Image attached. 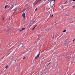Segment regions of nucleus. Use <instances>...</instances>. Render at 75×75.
Wrapping results in <instances>:
<instances>
[{
  "label": "nucleus",
  "instance_id": "a878e982",
  "mask_svg": "<svg viewBox=\"0 0 75 75\" xmlns=\"http://www.w3.org/2000/svg\"><path fill=\"white\" fill-rule=\"evenodd\" d=\"M4 18H3L2 19V20H4Z\"/></svg>",
  "mask_w": 75,
  "mask_h": 75
},
{
  "label": "nucleus",
  "instance_id": "2f4dec72",
  "mask_svg": "<svg viewBox=\"0 0 75 75\" xmlns=\"http://www.w3.org/2000/svg\"><path fill=\"white\" fill-rule=\"evenodd\" d=\"M5 30V31H7V30Z\"/></svg>",
  "mask_w": 75,
  "mask_h": 75
},
{
  "label": "nucleus",
  "instance_id": "4be33fe9",
  "mask_svg": "<svg viewBox=\"0 0 75 75\" xmlns=\"http://www.w3.org/2000/svg\"><path fill=\"white\" fill-rule=\"evenodd\" d=\"M51 17H52H52H53V15H52L51 16Z\"/></svg>",
  "mask_w": 75,
  "mask_h": 75
},
{
  "label": "nucleus",
  "instance_id": "4468645a",
  "mask_svg": "<svg viewBox=\"0 0 75 75\" xmlns=\"http://www.w3.org/2000/svg\"><path fill=\"white\" fill-rule=\"evenodd\" d=\"M66 30H64L63 31V33H65V32H66Z\"/></svg>",
  "mask_w": 75,
  "mask_h": 75
},
{
  "label": "nucleus",
  "instance_id": "9d476101",
  "mask_svg": "<svg viewBox=\"0 0 75 75\" xmlns=\"http://www.w3.org/2000/svg\"><path fill=\"white\" fill-rule=\"evenodd\" d=\"M9 67L8 66V65L6 66V67H5V68H6V69H7V68H8Z\"/></svg>",
  "mask_w": 75,
  "mask_h": 75
},
{
  "label": "nucleus",
  "instance_id": "c85d7f7f",
  "mask_svg": "<svg viewBox=\"0 0 75 75\" xmlns=\"http://www.w3.org/2000/svg\"><path fill=\"white\" fill-rule=\"evenodd\" d=\"M73 1H75V0H73Z\"/></svg>",
  "mask_w": 75,
  "mask_h": 75
},
{
  "label": "nucleus",
  "instance_id": "412c9836",
  "mask_svg": "<svg viewBox=\"0 0 75 75\" xmlns=\"http://www.w3.org/2000/svg\"><path fill=\"white\" fill-rule=\"evenodd\" d=\"M75 39H74V40H73V42H74V41H75Z\"/></svg>",
  "mask_w": 75,
  "mask_h": 75
},
{
  "label": "nucleus",
  "instance_id": "f3484780",
  "mask_svg": "<svg viewBox=\"0 0 75 75\" xmlns=\"http://www.w3.org/2000/svg\"><path fill=\"white\" fill-rule=\"evenodd\" d=\"M42 0H39V3H41V1Z\"/></svg>",
  "mask_w": 75,
  "mask_h": 75
},
{
  "label": "nucleus",
  "instance_id": "72a5a7b5",
  "mask_svg": "<svg viewBox=\"0 0 75 75\" xmlns=\"http://www.w3.org/2000/svg\"><path fill=\"white\" fill-rule=\"evenodd\" d=\"M66 18H67V17H66Z\"/></svg>",
  "mask_w": 75,
  "mask_h": 75
},
{
  "label": "nucleus",
  "instance_id": "20e7f679",
  "mask_svg": "<svg viewBox=\"0 0 75 75\" xmlns=\"http://www.w3.org/2000/svg\"><path fill=\"white\" fill-rule=\"evenodd\" d=\"M66 58L67 59H69V55H67V56Z\"/></svg>",
  "mask_w": 75,
  "mask_h": 75
},
{
  "label": "nucleus",
  "instance_id": "f03ea898",
  "mask_svg": "<svg viewBox=\"0 0 75 75\" xmlns=\"http://www.w3.org/2000/svg\"><path fill=\"white\" fill-rule=\"evenodd\" d=\"M72 1H68V0H67L66 1V3H69V4H71V2Z\"/></svg>",
  "mask_w": 75,
  "mask_h": 75
},
{
  "label": "nucleus",
  "instance_id": "6ab92c4d",
  "mask_svg": "<svg viewBox=\"0 0 75 75\" xmlns=\"http://www.w3.org/2000/svg\"><path fill=\"white\" fill-rule=\"evenodd\" d=\"M37 10H38V8H36V9L35 10V11H36Z\"/></svg>",
  "mask_w": 75,
  "mask_h": 75
},
{
  "label": "nucleus",
  "instance_id": "0eeeda50",
  "mask_svg": "<svg viewBox=\"0 0 75 75\" xmlns=\"http://www.w3.org/2000/svg\"><path fill=\"white\" fill-rule=\"evenodd\" d=\"M60 7H61V8H62L61 9H62V10H63V5H61L60 6Z\"/></svg>",
  "mask_w": 75,
  "mask_h": 75
},
{
  "label": "nucleus",
  "instance_id": "2eb2a0df",
  "mask_svg": "<svg viewBox=\"0 0 75 75\" xmlns=\"http://www.w3.org/2000/svg\"><path fill=\"white\" fill-rule=\"evenodd\" d=\"M25 28H23L22 29V31H23V30H25Z\"/></svg>",
  "mask_w": 75,
  "mask_h": 75
},
{
  "label": "nucleus",
  "instance_id": "bb28decb",
  "mask_svg": "<svg viewBox=\"0 0 75 75\" xmlns=\"http://www.w3.org/2000/svg\"><path fill=\"white\" fill-rule=\"evenodd\" d=\"M22 31V30H20V32H21V31Z\"/></svg>",
  "mask_w": 75,
  "mask_h": 75
},
{
  "label": "nucleus",
  "instance_id": "7c9ffc66",
  "mask_svg": "<svg viewBox=\"0 0 75 75\" xmlns=\"http://www.w3.org/2000/svg\"><path fill=\"white\" fill-rule=\"evenodd\" d=\"M43 74V73H42V74H41V75H42Z\"/></svg>",
  "mask_w": 75,
  "mask_h": 75
},
{
  "label": "nucleus",
  "instance_id": "473e14b6",
  "mask_svg": "<svg viewBox=\"0 0 75 75\" xmlns=\"http://www.w3.org/2000/svg\"><path fill=\"white\" fill-rule=\"evenodd\" d=\"M67 39H66V41H67Z\"/></svg>",
  "mask_w": 75,
  "mask_h": 75
},
{
  "label": "nucleus",
  "instance_id": "cd10ccee",
  "mask_svg": "<svg viewBox=\"0 0 75 75\" xmlns=\"http://www.w3.org/2000/svg\"><path fill=\"white\" fill-rule=\"evenodd\" d=\"M25 57L24 58H23V59H25Z\"/></svg>",
  "mask_w": 75,
  "mask_h": 75
},
{
  "label": "nucleus",
  "instance_id": "423d86ee",
  "mask_svg": "<svg viewBox=\"0 0 75 75\" xmlns=\"http://www.w3.org/2000/svg\"><path fill=\"white\" fill-rule=\"evenodd\" d=\"M19 46H20L21 47H23V44L22 43H21L19 45Z\"/></svg>",
  "mask_w": 75,
  "mask_h": 75
},
{
  "label": "nucleus",
  "instance_id": "aec40b11",
  "mask_svg": "<svg viewBox=\"0 0 75 75\" xmlns=\"http://www.w3.org/2000/svg\"><path fill=\"white\" fill-rule=\"evenodd\" d=\"M52 69V67H50V69Z\"/></svg>",
  "mask_w": 75,
  "mask_h": 75
},
{
  "label": "nucleus",
  "instance_id": "9b49d317",
  "mask_svg": "<svg viewBox=\"0 0 75 75\" xmlns=\"http://www.w3.org/2000/svg\"><path fill=\"white\" fill-rule=\"evenodd\" d=\"M74 8V9H75V5L72 6V8Z\"/></svg>",
  "mask_w": 75,
  "mask_h": 75
},
{
  "label": "nucleus",
  "instance_id": "1a4fd4ad",
  "mask_svg": "<svg viewBox=\"0 0 75 75\" xmlns=\"http://www.w3.org/2000/svg\"><path fill=\"white\" fill-rule=\"evenodd\" d=\"M67 47L68 48H70V44L69 45L67 46Z\"/></svg>",
  "mask_w": 75,
  "mask_h": 75
},
{
  "label": "nucleus",
  "instance_id": "ddd939ff",
  "mask_svg": "<svg viewBox=\"0 0 75 75\" xmlns=\"http://www.w3.org/2000/svg\"><path fill=\"white\" fill-rule=\"evenodd\" d=\"M50 64H51V62H50L48 64H47V65H46V66H48V65H50Z\"/></svg>",
  "mask_w": 75,
  "mask_h": 75
},
{
  "label": "nucleus",
  "instance_id": "6e6552de",
  "mask_svg": "<svg viewBox=\"0 0 75 75\" xmlns=\"http://www.w3.org/2000/svg\"><path fill=\"white\" fill-rule=\"evenodd\" d=\"M26 11H27V10H25V9H24L23 13H26V12H25Z\"/></svg>",
  "mask_w": 75,
  "mask_h": 75
},
{
  "label": "nucleus",
  "instance_id": "b1692460",
  "mask_svg": "<svg viewBox=\"0 0 75 75\" xmlns=\"http://www.w3.org/2000/svg\"><path fill=\"white\" fill-rule=\"evenodd\" d=\"M38 25H36V26H35V28L36 27H37V26Z\"/></svg>",
  "mask_w": 75,
  "mask_h": 75
},
{
  "label": "nucleus",
  "instance_id": "c756f323",
  "mask_svg": "<svg viewBox=\"0 0 75 75\" xmlns=\"http://www.w3.org/2000/svg\"><path fill=\"white\" fill-rule=\"evenodd\" d=\"M16 12H13V13H15Z\"/></svg>",
  "mask_w": 75,
  "mask_h": 75
},
{
  "label": "nucleus",
  "instance_id": "f257e3e1",
  "mask_svg": "<svg viewBox=\"0 0 75 75\" xmlns=\"http://www.w3.org/2000/svg\"><path fill=\"white\" fill-rule=\"evenodd\" d=\"M55 0H49L48 1V3H50V7L51 8L53 7L54 6V3Z\"/></svg>",
  "mask_w": 75,
  "mask_h": 75
},
{
  "label": "nucleus",
  "instance_id": "5701e85b",
  "mask_svg": "<svg viewBox=\"0 0 75 75\" xmlns=\"http://www.w3.org/2000/svg\"><path fill=\"white\" fill-rule=\"evenodd\" d=\"M14 11H17V9H16V10H14Z\"/></svg>",
  "mask_w": 75,
  "mask_h": 75
},
{
  "label": "nucleus",
  "instance_id": "f704fd0d",
  "mask_svg": "<svg viewBox=\"0 0 75 75\" xmlns=\"http://www.w3.org/2000/svg\"><path fill=\"white\" fill-rule=\"evenodd\" d=\"M34 22H35V21H34Z\"/></svg>",
  "mask_w": 75,
  "mask_h": 75
},
{
  "label": "nucleus",
  "instance_id": "393cba45",
  "mask_svg": "<svg viewBox=\"0 0 75 75\" xmlns=\"http://www.w3.org/2000/svg\"><path fill=\"white\" fill-rule=\"evenodd\" d=\"M7 28H9V26H7Z\"/></svg>",
  "mask_w": 75,
  "mask_h": 75
},
{
  "label": "nucleus",
  "instance_id": "dca6fc26",
  "mask_svg": "<svg viewBox=\"0 0 75 75\" xmlns=\"http://www.w3.org/2000/svg\"><path fill=\"white\" fill-rule=\"evenodd\" d=\"M35 27H34L33 28V29H32V31H33V30H34V29H35Z\"/></svg>",
  "mask_w": 75,
  "mask_h": 75
},
{
  "label": "nucleus",
  "instance_id": "a211bd4d",
  "mask_svg": "<svg viewBox=\"0 0 75 75\" xmlns=\"http://www.w3.org/2000/svg\"><path fill=\"white\" fill-rule=\"evenodd\" d=\"M8 6V5H6L5 7V8Z\"/></svg>",
  "mask_w": 75,
  "mask_h": 75
},
{
  "label": "nucleus",
  "instance_id": "f8f14e48",
  "mask_svg": "<svg viewBox=\"0 0 75 75\" xmlns=\"http://www.w3.org/2000/svg\"><path fill=\"white\" fill-rule=\"evenodd\" d=\"M13 7H14V5H13L12 6H11V8H13Z\"/></svg>",
  "mask_w": 75,
  "mask_h": 75
},
{
  "label": "nucleus",
  "instance_id": "39448f33",
  "mask_svg": "<svg viewBox=\"0 0 75 75\" xmlns=\"http://www.w3.org/2000/svg\"><path fill=\"white\" fill-rule=\"evenodd\" d=\"M40 55V54H39L37 56L35 57V59H37V58H38L39 56Z\"/></svg>",
  "mask_w": 75,
  "mask_h": 75
},
{
  "label": "nucleus",
  "instance_id": "7ed1b4c3",
  "mask_svg": "<svg viewBox=\"0 0 75 75\" xmlns=\"http://www.w3.org/2000/svg\"><path fill=\"white\" fill-rule=\"evenodd\" d=\"M22 16L24 18H25V13H23L22 15Z\"/></svg>",
  "mask_w": 75,
  "mask_h": 75
}]
</instances>
